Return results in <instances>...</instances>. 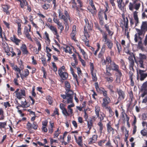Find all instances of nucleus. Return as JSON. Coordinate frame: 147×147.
<instances>
[{
	"label": "nucleus",
	"mask_w": 147,
	"mask_h": 147,
	"mask_svg": "<svg viewBox=\"0 0 147 147\" xmlns=\"http://www.w3.org/2000/svg\"><path fill=\"white\" fill-rule=\"evenodd\" d=\"M98 136L97 135H93L92 137L91 138V140L90 142V143H94L97 141Z\"/></svg>",
	"instance_id": "f704fd0d"
},
{
	"label": "nucleus",
	"mask_w": 147,
	"mask_h": 147,
	"mask_svg": "<svg viewBox=\"0 0 147 147\" xmlns=\"http://www.w3.org/2000/svg\"><path fill=\"white\" fill-rule=\"evenodd\" d=\"M129 46H127L125 48V52L127 54L129 55L130 56L133 55L134 59H135V56L134 55L133 53L131 52L129 49Z\"/></svg>",
	"instance_id": "a878e982"
},
{
	"label": "nucleus",
	"mask_w": 147,
	"mask_h": 147,
	"mask_svg": "<svg viewBox=\"0 0 147 147\" xmlns=\"http://www.w3.org/2000/svg\"><path fill=\"white\" fill-rule=\"evenodd\" d=\"M136 30L139 36L142 35L144 32L143 30H142L141 29L140 30L138 29H136Z\"/></svg>",
	"instance_id": "69168bd1"
},
{
	"label": "nucleus",
	"mask_w": 147,
	"mask_h": 147,
	"mask_svg": "<svg viewBox=\"0 0 147 147\" xmlns=\"http://www.w3.org/2000/svg\"><path fill=\"white\" fill-rule=\"evenodd\" d=\"M108 37H103L108 47L110 50H111L113 47V44L111 40L107 38Z\"/></svg>",
	"instance_id": "2eb2a0df"
},
{
	"label": "nucleus",
	"mask_w": 147,
	"mask_h": 147,
	"mask_svg": "<svg viewBox=\"0 0 147 147\" xmlns=\"http://www.w3.org/2000/svg\"><path fill=\"white\" fill-rule=\"evenodd\" d=\"M65 105L63 103H61L59 105V107L62 111L63 114L66 116H69L73 113V109L71 108L67 107L68 111L65 107Z\"/></svg>",
	"instance_id": "39448f33"
},
{
	"label": "nucleus",
	"mask_w": 147,
	"mask_h": 147,
	"mask_svg": "<svg viewBox=\"0 0 147 147\" xmlns=\"http://www.w3.org/2000/svg\"><path fill=\"white\" fill-rule=\"evenodd\" d=\"M16 96L17 98L19 99H21L23 96H26L25 90L23 89H20L19 92L17 93Z\"/></svg>",
	"instance_id": "4468645a"
},
{
	"label": "nucleus",
	"mask_w": 147,
	"mask_h": 147,
	"mask_svg": "<svg viewBox=\"0 0 147 147\" xmlns=\"http://www.w3.org/2000/svg\"><path fill=\"white\" fill-rule=\"evenodd\" d=\"M100 111V107L98 105H96L94 107V111L97 117H99V112Z\"/></svg>",
	"instance_id": "5701e85b"
},
{
	"label": "nucleus",
	"mask_w": 147,
	"mask_h": 147,
	"mask_svg": "<svg viewBox=\"0 0 147 147\" xmlns=\"http://www.w3.org/2000/svg\"><path fill=\"white\" fill-rule=\"evenodd\" d=\"M147 28V24L146 22H143L141 26V29L143 31L145 30Z\"/></svg>",
	"instance_id": "4c0bfd02"
},
{
	"label": "nucleus",
	"mask_w": 147,
	"mask_h": 147,
	"mask_svg": "<svg viewBox=\"0 0 147 147\" xmlns=\"http://www.w3.org/2000/svg\"><path fill=\"white\" fill-rule=\"evenodd\" d=\"M11 39L17 45H18L20 41V40L17 38L16 37H13Z\"/></svg>",
	"instance_id": "a18cd8bd"
},
{
	"label": "nucleus",
	"mask_w": 147,
	"mask_h": 147,
	"mask_svg": "<svg viewBox=\"0 0 147 147\" xmlns=\"http://www.w3.org/2000/svg\"><path fill=\"white\" fill-rule=\"evenodd\" d=\"M111 69L110 66L109 65H107L106 67V71L104 73L105 75L107 76H111L112 75V74L111 73Z\"/></svg>",
	"instance_id": "aec40b11"
},
{
	"label": "nucleus",
	"mask_w": 147,
	"mask_h": 147,
	"mask_svg": "<svg viewBox=\"0 0 147 147\" xmlns=\"http://www.w3.org/2000/svg\"><path fill=\"white\" fill-rule=\"evenodd\" d=\"M133 55L129 56V57L128 59L129 61V67L131 69L134 70V61L133 58Z\"/></svg>",
	"instance_id": "6ab92c4d"
},
{
	"label": "nucleus",
	"mask_w": 147,
	"mask_h": 147,
	"mask_svg": "<svg viewBox=\"0 0 147 147\" xmlns=\"http://www.w3.org/2000/svg\"><path fill=\"white\" fill-rule=\"evenodd\" d=\"M20 49L23 55H27L29 54V52L25 44L22 45L20 47Z\"/></svg>",
	"instance_id": "dca6fc26"
},
{
	"label": "nucleus",
	"mask_w": 147,
	"mask_h": 147,
	"mask_svg": "<svg viewBox=\"0 0 147 147\" xmlns=\"http://www.w3.org/2000/svg\"><path fill=\"white\" fill-rule=\"evenodd\" d=\"M111 69L114 71L117 70L119 69V67L118 65L115 62H113L111 64Z\"/></svg>",
	"instance_id": "4be33fe9"
},
{
	"label": "nucleus",
	"mask_w": 147,
	"mask_h": 147,
	"mask_svg": "<svg viewBox=\"0 0 147 147\" xmlns=\"http://www.w3.org/2000/svg\"><path fill=\"white\" fill-rule=\"evenodd\" d=\"M129 96L130 99V102H132L134 99L133 92L131 90L128 92Z\"/></svg>",
	"instance_id": "c03bdc74"
},
{
	"label": "nucleus",
	"mask_w": 147,
	"mask_h": 147,
	"mask_svg": "<svg viewBox=\"0 0 147 147\" xmlns=\"http://www.w3.org/2000/svg\"><path fill=\"white\" fill-rule=\"evenodd\" d=\"M101 62L102 65H105L107 64H109L111 63L112 62V59L110 57L107 56L106 57L105 59L104 58H102Z\"/></svg>",
	"instance_id": "9b49d317"
},
{
	"label": "nucleus",
	"mask_w": 147,
	"mask_h": 147,
	"mask_svg": "<svg viewBox=\"0 0 147 147\" xmlns=\"http://www.w3.org/2000/svg\"><path fill=\"white\" fill-rule=\"evenodd\" d=\"M2 8L4 11L6 12L7 13H8V10L9 8L8 5H3Z\"/></svg>",
	"instance_id": "13d9d810"
},
{
	"label": "nucleus",
	"mask_w": 147,
	"mask_h": 147,
	"mask_svg": "<svg viewBox=\"0 0 147 147\" xmlns=\"http://www.w3.org/2000/svg\"><path fill=\"white\" fill-rule=\"evenodd\" d=\"M116 46L118 53H119L122 50L121 45L120 43L117 42L116 43Z\"/></svg>",
	"instance_id": "49530a36"
},
{
	"label": "nucleus",
	"mask_w": 147,
	"mask_h": 147,
	"mask_svg": "<svg viewBox=\"0 0 147 147\" xmlns=\"http://www.w3.org/2000/svg\"><path fill=\"white\" fill-rule=\"evenodd\" d=\"M97 125L99 127V132L101 134L102 133V130L103 128V124L102 123V122L99 121Z\"/></svg>",
	"instance_id": "c9c22d12"
},
{
	"label": "nucleus",
	"mask_w": 147,
	"mask_h": 147,
	"mask_svg": "<svg viewBox=\"0 0 147 147\" xmlns=\"http://www.w3.org/2000/svg\"><path fill=\"white\" fill-rule=\"evenodd\" d=\"M146 56L144 54L141 53L139 54V57L138 58L137 60H135V62L139 65L140 68H144L145 64L144 61L146 59Z\"/></svg>",
	"instance_id": "f03ea898"
},
{
	"label": "nucleus",
	"mask_w": 147,
	"mask_h": 147,
	"mask_svg": "<svg viewBox=\"0 0 147 147\" xmlns=\"http://www.w3.org/2000/svg\"><path fill=\"white\" fill-rule=\"evenodd\" d=\"M76 54H77L79 60L81 62L82 65L84 66H85L86 65V63L85 61L82 59L80 55L78 53H76Z\"/></svg>",
	"instance_id": "72a5a7b5"
},
{
	"label": "nucleus",
	"mask_w": 147,
	"mask_h": 147,
	"mask_svg": "<svg viewBox=\"0 0 147 147\" xmlns=\"http://www.w3.org/2000/svg\"><path fill=\"white\" fill-rule=\"evenodd\" d=\"M21 104L24 105L23 108H27L30 106V104L26 101V100L24 101H21Z\"/></svg>",
	"instance_id": "a19ab883"
},
{
	"label": "nucleus",
	"mask_w": 147,
	"mask_h": 147,
	"mask_svg": "<svg viewBox=\"0 0 147 147\" xmlns=\"http://www.w3.org/2000/svg\"><path fill=\"white\" fill-rule=\"evenodd\" d=\"M94 86L96 90L98 92H102V87L99 88V85L98 82H95L94 83Z\"/></svg>",
	"instance_id": "7c9ffc66"
},
{
	"label": "nucleus",
	"mask_w": 147,
	"mask_h": 147,
	"mask_svg": "<svg viewBox=\"0 0 147 147\" xmlns=\"http://www.w3.org/2000/svg\"><path fill=\"white\" fill-rule=\"evenodd\" d=\"M59 18L63 20L65 22L64 24L67 27V26H68V19L64 15H63L62 13H61L60 10H59Z\"/></svg>",
	"instance_id": "f3484780"
},
{
	"label": "nucleus",
	"mask_w": 147,
	"mask_h": 147,
	"mask_svg": "<svg viewBox=\"0 0 147 147\" xmlns=\"http://www.w3.org/2000/svg\"><path fill=\"white\" fill-rule=\"evenodd\" d=\"M134 40L136 42H137L138 40L139 41L138 46L141 50L143 51L145 50V48L143 46L142 43L141 37H135Z\"/></svg>",
	"instance_id": "9d476101"
},
{
	"label": "nucleus",
	"mask_w": 147,
	"mask_h": 147,
	"mask_svg": "<svg viewBox=\"0 0 147 147\" xmlns=\"http://www.w3.org/2000/svg\"><path fill=\"white\" fill-rule=\"evenodd\" d=\"M82 137L81 136L78 137V140L77 141V143L79 145L82 144Z\"/></svg>",
	"instance_id": "338daca9"
},
{
	"label": "nucleus",
	"mask_w": 147,
	"mask_h": 147,
	"mask_svg": "<svg viewBox=\"0 0 147 147\" xmlns=\"http://www.w3.org/2000/svg\"><path fill=\"white\" fill-rule=\"evenodd\" d=\"M115 71V75L116 76L115 81L117 83H120L121 82V78L122 76L121 71L119 69Z\"/></svg>",
	"instance_id": "6e6552de"
},
{
	"label": "nucleus",
	"mask_w": 147,
	"mask_h": 147,
	"mask_svg": "<svg viewBox=\"0 0 147 147\" xmlns=\"http://www.w3.org/2000/svg\"><path fill=\"white\" fill-rule=\"evenodd\" d=\"M84 38L82 39V40L85 43V44L86 46L88 47H90L89 44V40L87 38V37H83Z\"/></svg>",
	"instance_id": "de8ad7c7"
},
{
	"label": "nucleus",
	"mask_w": 147,
	"mask_h": 147,
	"mask_svg": "<svg viewBox=\"0 0 147 147\" xmlns=\"http://www.w3.org/2000/svg\"><path fill=\"white\" fill-rule=\"evenodd\" d=\"M26 128L28 130H31L32 129V124L28 122L26 125Z\"/></svg>",
	"instance_id": "864d4df0"
},
{
	"label": "nucleus",
	"mask_w": 147,
	"mask_h": 147,
	"mask_svg": "<svg viewBox=\"0 0 147 147\" xmlns=\"http://www.w3.org/2000/svg\"><path fill=\"white\" fill-rule=\"evenodd\" d=\"M38 125L36 122L34 121L32 124V128L34 130H36L37 129Z\"/></svg>",
	"instance_id": "4d7b16f0"
},
{
	"label": "nucleus",
	"mask_w": 147,
	"mask_h": 147,
	"mask_svg": "<svg viewBox=\"0 0 147 147\" xmlns=\"http://www.w3.org/2000/svg\"><path fill=\"white\" fill-rule=\"evenodd\" d=\"M105 28L106 29V30L107 31L109 35V36H111L113 34V32L111 31L109 28V26L107 24H106L105 26Z\"/></svg>",
	"instance_id": "79ce46f5"
},
{
	"label": "nucleus",
	"mask_w": 147,
	"mask_h": 147,
	"mask_svg": "<svg viewBox=\"0 0 147 147\" xmlns=\"http://www.w3.org/2000/svg\"><path fill=\"white\" fill-rule=\"evenodd\" d=\"M113 88V86L111 85H109L107 87V88L109 90L111 93H113L114 92Z\"/></svg>",
	"instance_id": "0e129e2a"
},
{
	"label": "nucleus",
	"mask_w": 147,
	"mask_h": 147,
	"mask_svg": "<svg viewBox=\"0 0 147 147\" xmlns=\"http://www.w3.org/2000/svg\"><path fill=\"white\" fill-rule=\"evenodd\" d=\"M106 109H107V110L109 111V116L110 117H112L114 115V112H113V111L110 107L106 108Z\"/></svg>",
	"instance_id": "3c124183"
},
{
	"label": "nucleus",
	"mask_w": 147,
	"mask_h": 147,
	"mask_svg": "<svg viewBox=\"0 0 147 147\" xmlns=\"http://www.w3.org/2000/svg\"><path fill=\"white\" fill-rule=\"evenodd\" d=\"M106 141V139L100 140L98 142V145L100 146H102L103 144H104Z\"/></svg>",
	"instance_id": "6e6d98bb"
},
{
	"label": "nucleus",
	"mask_w": 147,
	"mask_h": 147,
	"mask_svg": "<svg viewBox=\"0 0 147 147\" xmlns=\"http://www.w3.org/2000/svg\"><path fill=\"white\" fill-rule=\"evenodd\" d=\"M24 74L22 73L21 71L19 73L20 77L22 80H23L24 78H27L28 76L29 75V72L28 69H25L24 70Z\"/></svg>",
	"instance_id": "a211bd4d"
},
{
	"label": "nucleus",
	"mask_w": 147,
	"mask_h": 147,
	"mask_svg": "<svg viewBox=\"0 0 147 147\" xmlns=\"http://www.w3.org/2000/svg\"><path fill=\"white\" fill-rule=\"evenodd\" d=\"M35 86H34L32 88V95L35 98L37 97L36 94L35 92Z\"/></svg>",
	"instance_id": "052dcab7"
},
{
	"label": "nucleus",
	"mask_w": 147,
	"mask_h": 147,
	"mask_svg": "<svg viewBox=\"0 0 147 147\" xmlns=\"http://www.w3.org/2000/svg\"><path fill=\"white\" fill-rule=\"evenodd\" d=\"M41 61L42 63L45 66H46L47 65V61L45 58L43 57L41 58Z\"/></svg>",
	"instance_id": "bf43d9fd"
},
{
	"label": "nucleus",
	"mask_w": 147,
	"mask_h": 147,
	"mask_svg": "<svg viewBox=\"0 0 147 147\" xmlns=\"http://www.w3.org/2000/svg\"><path fill=\"white\" fill-rule=\"evenodd\" d=\"M4 113L3 109L0 108V120H3L4 119Z\"/></svg>",
	"instance_id": "473e14b6"
},
{
	"label": "nucleus",
	"mask_w": 147,
	"mask_h": 147,
	"mask_svg": "<svg viewBox=\"0 0 147 147\" xmlns=\"http://www.w3.org/2000/svg\"><path fill=\"white\" fill-rule=\"evenodd\" d=\"M70 69L71 70V73L73 75L74 79L76 80L77 84L78 85H79V82L78 80V76L77 75H76L74 72L73 71V69L71 67Z\"/></svg>",
	"instance_id": "c85d7f7f"
},
{
	"label": "nucleus",
	"mask_w": 147,
	"mask_h": 147,
	"mask_svg": "<svg viewBox=\"0 0 147 147\" xmlns=\"http://www.w3.org/2000/svg\"><path fill=\"white\" fill-rule=\"evenodd\" d=\"M140 133L143 136L147 137V133L145 129H144L141 130Z\"/></svg>",
	"instance_id": "680f3d73"
},
{
	"label": "nucleus",
	"mask_w": 147,
	"mask_h": 147,
	"mask_svg": "<svg viewBox=\"0 0 147 147\" xmlns=\"http://www.w3.org/2000/svg\"><path fill=\"white\" fill-rule=\"evenodd\" d=\"M109 77H105V78L106 79L107 82H108L109 83H112L113 81V78L109 76Z\"/></svg>",
	"instance_id": "8fccbe9b"
},
{
	"label": "nucleus",
	"mask_w": 147,
	"mask_h": 147,
	"mask_svg": "<svg viewBox=\"0 0 147 147\" xmlns=\"http://www.w3.org/2000/svg\"><path fill=\"white\" fill-rule=\"evenodd\" d=\"M138 12L136 11H135L134 13V19L135 21V25L136 26H137L138 23V18L137 16Z\"/></svg>",
	"instance_id": "bb28decb"
},
{
	"label": "nucleus",
	"mask_w": 147,
	"mask_h": 147,
	"mask_svg": "<svg viewBox=\"0 0 147 147\" xmlns=\"http://www.w3.org/2000/svg\"><path fill=\"white\" fill-rule=\"evenodd\" d=\"M79 49L81 51V53H82V55L83 56L84 58V59L87 60L88 59V56L86 53L84 51V50L82 49L80 46H79Z\"/></svg>",
	"instance_id": "393cba45"
},
{
	"label": "nucleus",
	"mask_w": 147,
	"mask_h": 147,
	"mask_svg": "<svg viewBox=\"0 0 147 147\" xmlns=\"http://www.w3.org/2000/svg\"><path fill=\"white\" fill-rule=\"evenodd\" d=\"M65 94H61V97L63 99H67V104L72 103L73 100L74 92L70 89L66 90Z\"/></svg>",
	"instance_id": "f257e3e1"
},
{
	"label": "nucleus",
	"mask_w": 147,
	"mask_h": 147,
	"mask_svg": "<svg viewBox=\"0 0 147 147\" xmlns=\"http://www.w3.org/2000/svg\"><path fill=\"white\" fill-rule=\"evenodd\" d=\"M90 4L92 8L93 9V11H91V13L92 14H94L96 13V10L92 0H90Z\"/></svg>",
	"instance_id": "cd10ccee"
},
{
	"label": "nucleus",
	"mask_w": 147,
	"mask_h": 147,
	"mask_svg": "<svg viewBox=\"0 0 147 147\" xmlns=\"http://www.w3.org/2000/svg\"><path fill=\"white\" fill-rule=\"evenodd\" d=\"M120 63L121 66L122 67V69L125 70L126 69V67L124 60L123 59H121L120 61Z\"/></svg>",
	"instance_id": "e433bc0d"
},
{
	"label": "nucleus",
	"mask_w": 147,
	"mask_h": 147,
	"mask_svg": "<svg viewBox=\"0 0 147 147\" xmlns=\"http://www.w3.org/2000/svg\"><path fill=\"white\" fill-rule=\"evenodd\" d=\"M13 69L16 71L18 72L19 73L21 71L20 68V67L19 68L17 65H14V67L13 68Z\"/></svg>",
	"instance_id": "e2e57ef3"
},
{
	"label": "nucleus",
	"mask_w": 147,
	"mask_h": 147,
	"mask_svg": "<svg viewBox=\"0 0 147 147\" xmlns=\"http://www.w3.org/2000/svg\"><path fill=\"white\" fill-rule=\"evenodd\" d=\"M118 6L121 10L123 9V7L125 5V4L123 2V0H117Z\"/></svg>",
	"instance_id": "b1692460"
},
{
	"label": "nucleus",
	"mask_w": 147,
	"mask_h": 147,
	"mask_svg": "<svg viewBox=\"0 0 147 147\" xmlns=\"http://www.w3.org/2000/svg\"><path fill=\"white\" fill-rule=\"evenodd\" d=\"M107 132L108 133L111 132L112 134H115V129L111 127V122L110 121H109L106 125Z\"/></svg>",
	"instance_id": "ddd939ff"
},
{
	"label": "nucleus",
	"mask_w": 147,
	"mask_h": 147,
	"mask_svg": "<svg viewBox=\"0 0 147 147\" xmlns=\"http://www.w3.org/2000/svg\"><path fill=\"white\" fill-rule=\"evenodd\" d=\"M102 92L103 96L104 97L106 98L107 97H109L108 96L107 92V91L104 88H102Z\"/></svg>",
	"instance_id": "603ef678"
},
{
	"label": "nucleus",
	"mask_w": 147,
	"mask_h": 147,
	"mask_svg": "<svg viewBox=\"0 0 147 147\" xmlns=\"http://www.w3.org/2000/svg\"><path fill=\"white\" fill-rule=\"evenodd\" d=\"M146 70H137L138 74L137 78H139L141 81L144 80L147 77V73H144Z\"/></svg>",
	"instance_id": "423d86ee"
},
{
	"label": "nucleus",
	"mask_w": 147,
	"mask_h": 147,
	"mask_svg": "<svg viewBox=\"0 0 147 147\" xmlns=\"http://www.w3.org/2000/svg\"><path fill=\"white\" fill-rule=\"evenodd\" d=\"M60 132L59 131V128H58L57 130L56 131L54 134V138H57L58 137L59 135L60 134Z\"/></svg>",
	"instance_id": "09e8293b"
},
{
	"label": "nucleus",
	"mask_w": 147,
	"mask_h": 147,
	"mask_svg": "<svg viewBox=\"0 0 147 147\" xmlns=\"http://www.w3.org/2000/svg\"><path fill=\"white\" fill-rule=\"evenodd\" d=\"M48 27L57 37L58 36L57 34V29L56 27L52 25L50 26V25L48 26Z\"/></svg>",
	"instance_id": "412c9836"
},
{
	"label": "nucleus",
	"mask_w": 147,
	"mask_h": 147,
	"mask_svg": "<svg viewBox=\"0 0 147 147\" xmlns=\"http://www.w3.org/2000/svg\"><path fill=\"white\" fill-rule=\"evenodd\" d=\"M46 100L48 102L49 104L51 105L53 102V100L52 97L50 95L47 96L46 98Z\"/></svg>",
	"instance_id": "ea45409f"
},
{
	"label": "nucleus",
	"mask_w": 147,
	"mask_h": 147,
	"mask_svg": "<svg viewBox=\"0 0 147 147\" xmlns=\"http://www.w3.org/2000/svg\"><path fill=\"white\" fill-rule=\"evenodd\" d=\"M111 102V100L109 97L102 98V107L105 109L109 107L108 105Z\"/></svg>",
	"instance_id": "0eeeda50"
},
{
	"label": "nucleus",
	"mask_w": 147,
	"mask_h": 147,
	"mask_svg": "<svg viewBox=\"0 0 147 147\" xmlns=\"http://www.w3.org/2000/svg\"><path fill=\"white\" fill-rule=\"evenodd\" d=\"M28 30V28L27 27H25L24 28V34L26 37H29L31 36V34Z\"/></svg>",
	"instance_id": "58836bf2"
},
{
	"label": "nucleus",
	"mask_w": 147,
	"mask_h": 147,
	"mask_svg": "<svg viewBox=\"0 0 147 147\" xmlns=\"http://www.w3.org/2000/svg\"><path fill=\"white\" fill-rule=\"evenodd\" d=\"M105 115L103 113H102L100 114V115L99 117H94L93 116L92 117V119H95L97 118L98 117V119H100V121L102 122V121L104 119V118L105 117Z\"/></svg>",
	"instance_id": "c756f323"
},
{
	"label": "nucleus",
	"mask_w": 147,
	"mask_h": 147,
	"mask_svg": "<svg viewBox=\"0 0 147 147\" xmlns=\"http://www.w3.org/2000/svg\"><path fill=\"white\" fill-rule=\"evenodd\" d=\"M65 67L64 65L59 68L58 70V74L61 79L63 80H66L68 77V74L67 72L65 71Z\"/></svg>",
	"instance_id": "20e7f679"
},
{
	"label": "nucleus",
	"mask_w": 147,
	"mask_h": 147,
	"mask_svg": "<svg viewBox=\"0 0 147 147\" xmlns=\"http://www.w3.org/2000/svg\"><path fill=\"white\" fill-rule=\"evenodd\" d=\"M60 49L61 50H63L66 53H69L70 54L72 53V48L67 45H65L64 47H61Z\"/></svg>",
	"instance_id": "f8f14e48"
},
{
	"label": "nucleus",
	"mask_w": 147,
	"mask_h": 147,
	"mask_svg": "<svg viewBox=\"0 0 147 147\" xmlns=\"http://www.w3.org/2000/svg\"><path fill=\"white\" fill-rule=\"evenodd\" d=\"M57 24L58 26V28L60 30V32H61L63 30L64 28L63 26L61 25V23L60 22Z\"/></svg>",
	"instance_id": "774afa93"
},
{
	"label": "nucleus",
	"mask_w": 147,
	"mask_h": 147,
	"mask_svg": "<svg viewBox=\"0 0 147 147\" xmlns=\"http://www.w3.org/2000/svg\"><path fill=\"white\" fill-rule=\"evenodd\" d=\"M93 121L92 119L90 120L89 121H87L88 127L89 129V131H90L93 126Z\"/></svg>",
	"instance_id": "2f4dec72"
},
{
	"label": "nucleus",
	"mask_w": 147,
	"mask_h": 147,
	"mask_svg": "<svg viewBox=\"0 0 147 147\" xmlns=\"http://www.w3.org/2000/svg\"><path fill=\"white\" fill-rule=\"evenodd\" d=\"M86 23V25L84 27V36L85 37H90V35L88 34L87 31L91 30L92 28V24L91 21L89 22L88 20L86 18L84 20Z\"/></svg>",
	"instance_id": "7ed1b4c3"
},
{
	"label": "nucleus",
	"mask_w": 147,
	"mask_h": 147,
	"mask_svg": "<svg viewBox=\"0 0 147 147\" xmlns=\"http://www.w3.org/2000/svg\"><path fill=\"white\" fill-rule=\"evenodd\" d=\"M3 47L5 52L8 51H10L11 50V49H10L7 45H3Z\"/></svg>",
	"instance_id": "5fc2aeb1"
},
{
	"label": "nucleus",
	"mask_w": 147,
	"mask_h": 147,
	"mask_svg": "<svg viewBox=\"0 0 147 147\" xmlns=\"http://www.w3.org/2000/svg\"><path fill=\"white\" fill-rule=\"evenodd\" d=\"M117 92L118 95V98L122 100H123L125 97V92L122 89H117Z\"/></svg>",
	"instance_id": "1a4fd4ad"
},
{
	"label": "nucleus",
	"mask_w": 147,
	"mask_h": 147,
	"mask_svg": "<svg viewBox=\"0 0 147 147\" xmlns=\"http://www.w3.org/2000/svg\"><path fill=\"white\" fill-rule=\"evenodd\" d=\"M92 75V80L93 82H96L97 80V78L96 76V73L94 71L93 73H91Z\"/></svg>",
	"instance_id": "37998d69"
}]
</instances>
